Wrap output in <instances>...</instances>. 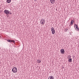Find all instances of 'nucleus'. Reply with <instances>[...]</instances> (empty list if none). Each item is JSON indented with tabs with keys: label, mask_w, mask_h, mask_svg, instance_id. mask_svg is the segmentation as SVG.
<instances>
[{
	"label": "nucleus",
	"mask_w": 79,
	"mask_h": 79,
	"mask_svg": "<svg viewBox=\"0 0 79 79\" xmlns=\"http://www.w3.org/2000/svg\"><path fill=\"white\" fill-rule=\"evenodd\" d=\"M4 13L5 14H6V15H9V14H10V15H11V13H10V11L7 10H4Z\"/></svg>",
	"instance_id": "f257e3e1"
},
{
	"label": "nucleus",
	"mask_w": 79,
	"mask_h": 79,
	"mask_svg": "<svg viewBox=\"0 0 79 79\" xmlns=\"http://www.w3.org/2000/svg\"><path fill=\"white\" fill-rule=\"evenodd\" d=\"M12 72H13V73H17V71H18V70L17 69V68H16V67H14V68H13L12 69Z\"/></svg>",
	"instance_id": "f03ea898"
},
{
	"label": "nucleus",
	"mask_w": 79,
	"mask_h": 79,
	"mask_svg": "<svg viewBox=\"0 0 79 79\" xmlns=\"http://www.w3.org/2000/svg\"><path fill=\"white\" fill-rule=\"evenodd\" d=\"M45 20L44 19H42L40 21V23L41 24H42V25H44V24H45Z\"/></svg>",
	"instance_id": "7ed1b4c3"
},
{
	"label": "nucleus",
	"mask_w": 79,
	"mask_h": 79,
	"mask_svg": "<svg viewBox=\"0 0 79 79\" xmlns=\"http://www.w3.org/2000/svg\"><path fill=\"white\" fill-rule=\"evenodd\" d=\"M51 30L52 31V34H55V29L53 27L51 28Z\"/></svg>",
	"instance_id": "20e7f679"
},
{
	"label": "nucleus",
	"mask_w": 79,
	"mask_h": 79,
	"mask_svg": "<svg viewBox=\"0 0 79 79\" xmlns=\"http://www.w3.org/2000/svg\"><path fill=\"white\" fill-rule=\"evenodd\" d=\"M74 27H75V28L76 30V31H79V28H78V26H77V25H76V24H75Z\"/></svg>",
	"instance_id": "39448f33"
},
{
	"label": "nucleus",
	"mask_w": 79,
	"mask_h": 79,
	"mask_svg": "<svg viewBox=\"0 0 79 79\" xmlns=\"http://www.w3.org/2000/svg\"><path fill=\"white\" fill-rule=\"evenodd\" d=\"M60 52L62 54H64V49H62L60 50Z\"/></svg>",
	"instance_id": "423d86ee"
},
{
	"label": "nucleus",
	"mask_w": 79,
	"mask_h": 79,
	"mask_svg": "<svg viewBox=\"0 0 79 79\" xmlns=\"http://www.w3.org/2000/svg\"><path fill=\"white\" fill-rule=\"evenodd\" d=\"M50 2H51V3L52 4H53V3H55V0H50Z\"/></svg>",
	"instance_id": "0eeeda50"
},
{
	"label": "nucleus",
	"mask_w": 79,
	"mask_h": 79,
	"mask_svg": "<svg viewBox=\"0 0 79 79\" xmlns=\"http://www.w3.org/2000/svg\"><path fill=\"white\" fill-rule=\"evenodd\" d=\"M67 59L68 60H71V56L69 55L67 57Z\"/></svg>",
	"instance_id": "6e6552de"
},
{
	"label": "nucleus",
	"mask_w": 79,
	"mask_h": 79,
	"mask_svg": "<svg viewBox=\"0 0 79 79\" xmlns=\"http://www.w3.org/2000/svg\"><path fill=\"white\" fill-rule=\"evenodd\" d=\"M9 42H13L14 44H15V41L13 40H10Z\"/></svg>",
	"instance_id": "1a4fd4ad"
},
{
	"label": "nucleus",
	"mask_w": 79,
	"mask_h": 79,
	"mask_svg": "<svg viewBox=\"0 0 79 79\" xmlns=\"http://www.w3.org/2000/svg\"><path fill=\"white\" fill-rule=\"evenodd\" d=\"M48 79H54L53 76H51L49 77Z\"/></svg>",
	"instance_id": "9d476101"
},
{
	"label": "nucleus",
	"mask_w": 79,
	"mask_h": 79,
	"mask_svg": "<svg viewBox=\"0 0 79 79\" xmlns=\"http://www.w3.org/2000/svg\"><path fill=\"white\" fill-rule=\"evenodd\" d=\"M73 23H74V21L73 20L71 21V24H70L71 26H72V25L73 24Z\"/></svg>",
	"instance_id": "9b49d317"
},
{
	"label": "nucleus",
	"mask_w": 79,
	"mask_h": 79,
	"mask_svg": "<svg viewBox=\"0 0 79 79\" xmlns=\"http://www.w3.org/2000/svg\"><path fill=\"white\" fill-rule=\"evenodd\" d=\"M7 2L8 3H10V2H11V0H7Z\"/></svg>",
	"instance_id": "f8f14e48"
},
{
	"label": "nucleus",
	"mask_w": 79,
	"mask_h": 79,
	"mask_svg": "<svg viewBox=\"0 0 79 79\" xmlns=\"http://www.w3.org/2000/svg\"><path fill=\"white\" fill-rule=\"evenodd\" d=\"M40 62H41L40 60H38V63H40Z\"/></svg>",
	"instance_id": "ddd939ff"
},
{
	"label": "nucleus",
	"mask_w": 79,
	"mask_h": 79,
	"mask_svg": "<svg viewBox=\"0 0 79 79\" xmlns=\"http://www.w3.org/2000/svg\"><path fill=\"white\" fill-rule=\"evenodd\" d=\"M68 61H69V62H72V60H69Z\"/></svg>",
	"instance_id": "4468645a"
},
{
	"label": "nucleus",
	"mask_w": 79,
	"mask_h": 79,
	"mask_svg": "<svg viewBox=\"0 0 79 79\" xmlns=\"http://www.w3.org/2000/svg\"><path fill=\"white\" fill-rule=\"evenodd\" d=\"M65 31L66 32V31H68V29H66L65 30Z\"/></svg>",
	"instance_id": "2eb2a0df"
},
{
	"label": "nucleus",
	"mask_w": 79,
	"mask_h": 79,
	"mask_svg": "<svg viewBox=\"0 0 79 79\" xmlns=\"http://www.w3.org/2000/svg\"><path fill=\"white\" fill-rule=\"evenodd\" d=\"M10 40H7V42H10Z\"/></svg>",
	"instance_id": "dca6fc26"
},
{
	"label": "nucleus",
	"mask_w": 79,
	"mask_h": 79,
	"mask_svg": "<svg viewBox=\"0 0 79 79\" xmlns=\"http://www.w3.org/2000/svg\"><path fill=\"white\" fill-rule=\"evenodd\" d=\"M34 1H36L37 0H34Z\"/></svg>",
	"instance_id": "f3484780"
}]
</instances>
